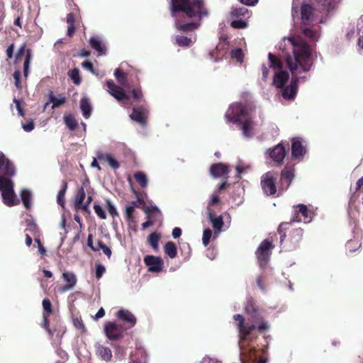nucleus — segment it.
<instances>
[{
  "instance_id": "1",
  "label": "nucleus",
  "mask_w": 363,
  "mask_h": 363,
  "mask_svg": "<svg viewBox=\"0 0 363 363\" xmlns=\"http://www.w3.org/2000/svg\"><path fill=\"white\" fill-rule=\"evenodd\" d=\"M245 312L253 319L252 323H245V319L240 314L233 315V320L238 322L237 329L240 333V341L252 342L254 340L253 331L257 330L259 333H263L268 330L269 325L263 320L260 308L252 298L248 299L246 303Z\"/></svg>"
},
{
  "instance_id": "2",
  "label": "nucleus",
  "mask_w": 363,
  "mask_h": 363,
  "mask_svg": "<svg viewBox=\"0 0 363 363\" xmlns=\"http://www.w3.org/2000/svg\"><path fill=\"white\" fill-rule=\"evenodd\" d=\"M171 11L177 28L182 30H194L199 26L196 23H182L179 18L182 16L201 18L207 15L201 0H171Z\"/></svg>"
},
{
  "instance_id": "3",
  "label": "nucleus",
  "mask_w": 363,
  "mask_h": 363,
  "mask_svg": "<svg viewBox=\"0 0 363 363\" xmlns=\"http://www.w3.org/2000/svg\"><path fill=\"white\" fill-rule=\"evenodd\" d=\"M293 55H287L286 62L288 68L291 70L292 74L296 73L298 67H301L303 72L311 70L313 65L311 47H300L298 49H294Z\"/></svg>"
},
{
  "instance_id": "4",
  "label": "nucleus",
  "mask_w": 363,
  "mask_h": 363,
  "mask_svg": "<svg viewBox=\"0 0 363 363\" xmlns=\"http://www.w3.org/2000/svg\"><path fill=\"white\" fill-rule=\"evenodd\" d=\"M291 223L282 222L278 226L277 232L280 235V245L281 247L287 251L296 250L302 240L303 230L300 228L290 230ZM290 230L289 235H286V231Z\"/></svg>"
},
{
  "instance_id": "5",
  "label": "nucleus",
  "mask_w": 363,
  "mask_h": 363,
  "mask_svg": "<svg viewBox=\"0 0 363 363\" xmlns=\"http://www.w3.org/2000/svg\"><path fill=\"white\" fill-rule=\"evenodd\" d=\"M0 191L3 203L9 207L14 206L20 203L18 199H16V194L13 190V182L11 177L0 176Z\"/></svg>"
},
{
  "instance_id": "6",
  "label": "nucleus",
  "mask_w": 363,
  "mask_h": 363,
  "mask_svg": "<svg viewBox=\"0 0 363 363\" xmlns=\"http://www.w3.org/2000/svg\"><path fill=\"white\" fill-rule=\"evenodd\" d=\"M320 37V34L317 30L308 28L304 29L302 35H296L291 33L289 36L283 38L282 40L285 45L291 44V45H307L309 42H315Z\"/></svg>"
},
{
  "instance_id": "7",
  "label": "nucleus",
  "mask_w": 363,
  "mask_h": 363,
  "mask_svg": "<svg viewBox=\"0 0 363 363\" xmlns=\"http://www.w3.org/2000/svg\"><path fill=\"white\" fill-rule=\"evenodd\" d=\"M248 114L247 109L242 104H231L227 110L225 117L227 123H241V118H245Z\"/></svg>"
},
{
  "instance_id": "8",
  "label": "nucleus",
  "mask_w": 363,
  "mask_h": 363,
  "mask_svg": "<svg viewBox=\"0 0 363 363\" xmlns=\"http://www.w3.org/2000/svg\"><path fill=\"white\" fill-rule=\"evenodd\" d=\"M128 329L125 326L116 323L115 321H108L104 325V333L111 341L120 340L125 335Z\"/></svg>"
},
{
  "instance_id": "9",
  "label": "nucleus",
  "mask_w": 363,
  "mask_h": 363,
  "mask_svg": "<svg viewBox=\"0 0 363 363\" xmlns=\"http://www.w3.org/2000/svg\"><path fill=\"white\" fill-rule=\"evenodd\" d=\"M274 245L272 240L267 238L260 243L259 247H257L256 255L258 264L262 268L264 267L270 258L271 250L273 249Z\"/></svg>"
},
{
  "instance_id": "10",
  "label": "nucleus",
  "mask_w": 363,
  "mask_h": 363,
  "mask_svg": "<svg viewBox=\"0 0 363 363\" xmlns=\"http://www.w3.org/2000/svg\"><path fill=\"white\" fill-rule=\"evenodd\" d=\"M261 186L264 194L274 196L277 191V176L273 172H267L261 177Z\"/></svg>"
},
{
  "instance_id": "11",
  "label": "nucleus",
  "mask_w": 363,
  "mask_h": 363,
  "mask_svg": "<svg viewBox=\"0 0 363 363\" xmlns=\"http://www.w3.org/2000/svg\"><path fill=\"white\" fill-rule=\"evenodd\" d=\"M286 148L282 143L272 148L268 149V155L275 162L277 167H280L283 164L284 159L286 157Z\"/></svg>"
},
{
  "instance_id": "12",
  "label": "nucleus",
  "mask_w": 363,
  "mask_h": 363,
  "mask_svg": "<svg viewBox=\"0 0 363 363\" xmlns=\"http://www.w3.org/2000/svg\"><path fill=\"white\" fill-rule=\"evenodd\" d=\"M311 221V216L308 215V210L306 205L301 203L296 206H294L293 216L291 222H304L308 223Z\"/></svg>"
},
{
  "instance_id": "13",
  "label": "nucleus",
  "mask_w": 363,
  "mask_h": 363,
  "mask_svg": "<svg viewBox=\"0 0 363 363\" xmlns=\"http://www.w3.org/2000/svg\"><path fill=\"white\" fill-rule=\"evenodd\" d=\"M1 170H2V174H0V176H5L6 178H11L16 174L15 166L2 152H0V171Z\"/></svg>"
},
{
  "instance_id": "14",
  "label": "nucleus",
  "mask_w": 363,
  "mask_h": 363,
  "mask_svg": "<svg viewBox=\"0 0 363 363\" xmlns=\"http://www.w3.org/2000/svg\"><path fill=\"white\" fill-rule=\"evenodd\" d=\"M143 262L147 265V270L153 273H160L162 270L163 260L160 257L155 255H146Z\"/></svg>"
},
{
  "instance_id": "15",
  "label": "nucleus",
  "mask_w": 363,
  "mask_h": 363,
  "mask_svg": "<svg viewBox=\"0 0 363 363\" xmlns=\"http://www.w3.org/2000/svg\"><path fill=\"white\" fill-rule=\"evenodd\" d=\"M294 178V164H287L281 172L280 181L281 185L285 186L286 189L290 186L293 179Z\"/></svg>"
},
{
  "instance_id": "16",
  "label": "nucleus",
  "mask_w": 363,
  "mask_h": 363,
  "mask_svg": "<svg viewBox=\"0 0 363 363\" xmlns=\"http://www.w3.org/2000/svg\"><path fill=\"white\" fill-rule=\"evenodd\" d=\"M118 320L124 323L125 327L129 330L136 324V318L129 311L121 309L116 313Z\"/></svg>"
},
{
  "instance_id": "17",
  "label": "nucleus",
  "mask_w": 363,
  "mask_h": 363,
  "mask_svg": "<svg viewBox=\"0 0 363 363\" xmlns=\"http://www.w3.org/2000/svg\"><path fill=\"white\" fill-rule=\"evenodd\" d=\"M91 190L90 182H89L88 179L83 181L81 187L78 188L75 196L76 208H78L79 206L82 205V202L84 201L86 192V194H88V191H90Z\"/></svg>"
},
{
  "instance_id": "18",
  "label": "nucleus",
  "mask_w": 363,
  "mask_h": 363,
  "mask_svg": "<svg viewBox=\"0 0 363 363\" xmlns=\"http://www.w3.org/2000/svg\"><path fill=\"white\" fill-rule=\"evenodd\" d=\"M147 109L145 106H141L140 107L133 108L130 118L140 125H145L147 117Z\"/></svg>"
},
{
  "instance_id": "19",
  "label": "nucleus",
  "mask_w": 363,
  "mask_h": 363,
  "mask_svg": "<svg viewBox=\"0 0 363 363\" xmlns=\"http://www.w3.org/2000/svg\"><path fill=\"white\" fill-rule=\"evenodd\" d=\"M24 55L26 56L24 61V75L26 77L28 74V70H29L31 52L29 49L26 50V47H21L18 52H17L16 55V62H21L22 57Z\"/></svg>"
},
{
  "instance_id": "20",
  "label": "nucleus",
  "mask_w": 363,
  "mask_h": 363,
  "mask_svg": "<svg viewBox=\"0 0 363 363\" xmlns=\"http://www.w3.org/2000/svg\"><path fill=\"white\" fill-rule=\"evenodd\" d=\"M297 83L298 79L293 78L290 85L287 86H283L282 88V96L284 99L291 100L294 98L297 92Z\"/></svg>"
},
{
  "instance_id": "21",
  "label": "nucleus",
  "mask_w": 363,
  "mask_h": 363,
  "mask_svg": "<svg viewBox=\"0 0 363 363\" xmlns=\"http://www.w3.org/2000/svg\"><path fill=\"white\" fill-rule=\"evenodd\" d=\"M147 352L143 347H137L130 356L129 363H147Z\"/></svg>"
},
{
  "instance_id": "22",
  "label": "nucleus",
  "mask_w": 363,
  "mask_h": 363,
  "mask_svg": "<svg viewBox=\"0 0 363 363\" xmlns=\"http://www.w3.org/2000/svg\"><path fill=\"white\" fill-rule=\"evenodd\" d=\"M306 153V148L303 145L301 140L292 139L291 156L294 159L303 157Z\"/></svg>"
},
{
  "instance_id": "23",
  "label": "nucleus",
  "mask_w": 363,
  "mask_h": 363,
  "mask_svg": "<svg viewBox=\"0 0 363 363\" xmlns=\"http://www.w3.org/2000/svg\"><path fill=\"white\" fill-rule=\"evenodd\" d=\"M210 172L213 177H221L228 174V166L223 163H216L214 164H211Z\"/></svg>"
},
{
  "instance_id": "24",
  "label": "nucleus",
  "mask_w": 363,
  "mask_h": 363,
  "mask_svg": "<svg viewBox=\"0 0 363 363\" xmlns=\"http://www.w3.org/2000/svg\"><path fill=\"white\" fill-rule=\"evenodd\" d=\"M290 75L286 71L281 70L274 75L273 84L277 88H281L286 83Z\"/></svg>"
},
{
  "instance_id": "25",
  "label": "nucleus",
  "mask_w": 363,
  "mask_h": 363,
  "mask_svg": "<svg viewBox=\"0 0 363 363\" xmlns=\"http://www.w3.org/2000/svg\"><path fill=\"white\" fill-rule=\"evenodd\" d=\"M96 353L100 356L101 359L110 362L112 358V352L109 347L98 345L96 347Z\"/></svg>"
},
{
  "instance_id": "26",
  "label": "nucleus",
  "mask_w": 363,
  "mask_h": 363,
  "mask_svg": "<svg viewBox=\"0 0 363 363\" xmlns=\"http://www.w3.org/2000/svg\"><path fill=\"white\" fill-rule=\"evenodd\" d=\"M237 124L241 125L240 129L244 136L251 137L252 135V131L254 127V122L250 118H247L245 121H241V123Z\"/></svg>"
},
{
  "instance_id": "27",
  "label": "nucleus",
  "mask_w": 363,
  "mask_h": 363,
  "mask_svg": "<svg viewBox=\"0 0 363 363\" xmlns=\"http://www.w3.org/2000/svg\"><path fill=\"white\" fill-rule=\"evenodd\" d=\"M227 53L226 48L225 47H215L212 50L208 52V55L212 60L218 62L222 60Z\"/></svg>"
},
{
  "instance_id": "28",
  "label": "nucleus",
  "mask_w": 363,
  "mask_h": 363,
  "mask_svg": "<svg viewBox=\"0 0 363 363\" xmlns=\"http://www.w3.org/2000/svg\"><path fill=\"white\" fill-rule=\"evenodd\" d=\"M97 159L100 161H106L113 169H118L120 167V163L110 154H97Z\"/></svg>"
},
{
  "instance_id": "29",
  "label": "nucleus",
  "mask_w": 363,
  "mask_h": 363,
  "mask_svg": "<svg viewBox=\"0 0 363 363\" xmlns=\"http://www.w3.org/2000/svg\"><path fill=\"white\" fill-rule=\"evenodd\" d=\"M208 218L210 219L212 226L215 230H221L223 221V217L222 216H215V215L213 213L212 211L209 208H208Z\"/></svg>"
},
{
  "instance_id": "30",
  "label": "nucleus",
  "mask_w": 363,
  "mask_h": 363,
  "mask_svg": "<svg viewBox=\"0 0 363 363\" xmlns=\"http://www.w3.org/2000/svg\"><path fill=\"white\" fill-rule=\"evenodd\" d=\"M80 108L82 111V116L84 118H90L91 113V106L90 104V101L86 98H82L80 101Z\"/></svg>"
},
{
  "instance_id": "31",
  "label": "nucleus",
  "mask_w": 363,
  "mask_h": 363,
  "mask_svg": "<svg viewBox=\"0 0 363 363\" xmlns=\"http://www.w3.org/2000/svg\"><path fill=\"white\" fill-rule=\"evenodd\" d=\"M26 234L30 233L33 237L40 238V230H38V225L33 220H27L26 221V228L25 230Z\"/></svg>"
},
{
  "instance_id": "32",
  "label": "nucleus",
  "mask_w": 363,
  "mask_h": 363,
  "mask_svg": "<svg viewBox=\"0 0 363 363\" xmlns=\"http://www.w3.org/2000/svg\"><path fill=\"white\" fill-rule=\"evenodd\" d=\"M108 91H109L111 95L114 96L116 101L121 103H123L124 101H128L130 99V96L126 94L125 91H124L122 87L118 88L116 90Z\"/></svg>"
},
{
  "instance_id": "33",
  "label": "nucleus",
  "mask_w": 363,
  "mask_h": 363,
  "mask_svg": "<svg viewBox=\"0 0 363 363\" xmlns=\"http://www.w3.org/2000/svg\"><path fill=\"white\" fill-rule=\"evenodd\" d=\"M231 16L233 18H247L250 17V13L247 8L241 6L233 9Z\"/></svg>"
},
{
  "instance_id": "34",
  "label": "nucleus",
  "mask_w": 363,
  "mask_h": 363,
  "mask_svg": "<svg viewBox=\"0 0 363 363\" xmlns=\"http://www.w3.org/2000/svg\"><path fill=\"white\" fill-rule=\"evenodd\" d=\"M163 248H164L166 255L169 258L174 259L177 256V250L175 243L171 241L167 242Z\"/></svg>"
},
{
  "instance_id": "35",
  "label": "nucleus",
  "mask_w": 363,
  "mask_h": 363,
  "mask_svg": "<svg viewBox=\"0 0 363 363\" xmlns=\"http://www.w3.org/2000/svg\"><path fill=\"white\" fill-rule=\"evenodd\" d=\"M257 350L252 347L248 350V361L257 363H267V359L264 357H261L257 359Z\"/></svg>"
},
{
  "instance_id": "36",
  "label": "nucleus",
  "mask_w": 363,
  "mask_h": 363,
  "mask_svg": "<svg viewBox=\"0 0 363 363\" xmlns=\"http://www.w3.org/2000/svg\"><path fill=\"white\" fill-rule=\"evenodd\" d=\"M67 189V182L64 180L62 182V186L59 193L57 195V204L63 206L65 203V193Z\"/></svg>"
},
{
  "instance_id": "37",
  "label": "nucleus",
  "mask_w": 363,
  "mask_h": 363,
  "mask_svg": "<svg viewBox=\"0 0 363 363\" xmlns=\"http://www.w3.org/2000/svg\"><path fill=\"white\" fill-rule=\"evenodd\" d=\"M313 11V9L310 5L305 4L301 6V19L303 23L311 19Z\"/></svg>"
},
{
  "instance_id": "38",
  "label": "nucleus",
  "mask_w": 363,
  "mask_h": 363,
  "mask_svg": "<svg viewBox=\"0 0 363 363\" xmlns=\"http://www.w3.org/2000/svg\"><path fill=\"white\" fill-rule=\"evenodd\" d=\"M64 121L66 126L71 131H74L76 130L77 127V122L74 118V116L72 114H65L64 116Z\"/></svg>"
},
{
  "instance_id": "39",
  "label": "nucleus",
  "mask_w": 363,
  "mask_h": 363,
  "mask_svg": "<svg viewBox=\"0 0 363 363\" xmlns=\"http://www.w3.org/2000/svg\"><path fill=\"white\" fill-rule=\"evenodd\" d=\"M21 198L23 204H24L26 209H30L31 207V193L30 190L23 189L21 192Z\"/></svg>"
},
{
  "instance_id": "40",
  "label": "nucleus",
  "mask_w": 363,
  "mask_h": 363,
  "mask_svg": "<svg viewBox=\"0 0 363 363\" xmlns=\"http://www.w3.org/2000/svg\"><path fill=\"white\" fill-rule=\"evenodd\" d=\"M67 23L68 24L67 35L70 38L75 31L74 21L75 18L74 14L69 13L67 16L66 18Z\"/></svg>"
},
{
  "instance_id": "41",
  "label": "nucleus",
  "mask_w": 363,
  "mask_h": 363,
  "mask_svg": "<svg viewBox=\"0 0 363 363\" xmlns=\"http://www.w3.org/2000/svg\"><path fill=\"white\" fill-rule=\"evenodd\" d=\"M133 178L135 179L136 182H138L142 188H146L147 186V178L145 173L138 172L133 174Z\"/></svg>"
},
{
  "instance_id": "42",
  "label": "nucleus",
  "mask_w": 363,
  "mask_h": 363,
  "mask_svg": "<svg viewBox=\"0 0 363 363\" xmlns=\"http://www.w3.org/2000/svg\"><path fill=\"white\" fill-rule=\"evenodd\" d=\"M268 59H269L271 67H272L274 69H277L279 70L282 69V67H283L282 61L281 60H279L278 57H277L276 55L269 52V54H268Z\"/></svg>"
},
{
  "instance_id": "43",
  "label": "nucleus",
  "mask_w": 363,
  "mask_h": 363,
  "mask_svg": "<svg viewBox=\"0 0 363 363\" xmlns=\"http://www.w3.org/2000/svg\"><path fill=\"white\" fill-rule=\"evenodd\" d=\"M135 208L136 207L133 206H126L125 208V216L127 222L129 223L130 225H131V224L135 225L136 223L135 216H133Z\"/></svg>"
},
{
  "instance_id": "44",
  "label": "nucleus",
  "mask_w": 363,
  "mask_h": 363,
  "mask_svg": "<svg viewBox=\"0 0 363 363\" xmlns=\"http://www.w3.org/2000/svg\"><path fill=\"white\" fill-rule=\"evenodd\" d=\"M160 235L157 234L156 233H152L150 234L149 237H147V241H149L151 247H152L155 251L158 250V242H160Z\"/></svg>"
},
{
  "instance_id": "45",
  "label": "nucleus",
  "mask_w": 363,
  "mask_h": 363,
  "mask_svg": "<svg viewBox=\"0 0 363 363\" xmlns=\"http://www.w3.org/2000/svg\"><path fill=\"white\" fill-rule=\"evenodd\" d=\"M50 101L52 104V108H55L65 104L66 102V98L65 96H61L60 98H57L55 96L53 93L50 91Z\"/></svg>"
},
{
  "instance_id": "46",
  "label": "nucleus",
  "mask_w": 363,
  "mask_h": 363,
  "mask_svg": "<svg viewBox=\"0 0 363 363\" xmlns=\"http://www.w3.org/2000/svg\"><path fill=\"white\" fill-rule=\"evenodd\" d=\"M133 191L135 193L137 198L136 201L132 202L133 206L138 208L143 207L145 205L143 196L145 194L136 190H133Z\"/></svg>"
},
{
  "instance_id": "47",
  "label": "nucleus",
  "mask_w": 363,
  "mask_h": 363,
  "mask_svg": "<svg viewBox=\"0 0 363 363\" xmlns=\"http://www.w3.org/2000/svg\"><path fill=\"white\" fill-rule=\"evenodd\" d=\"M176 42L179 45H189L195 43V38H187L186 36L184 35H177L176 37Z\"/></svg>"
},
{
  "instance_id": "48",
  "label": "nucleus",
  "mask_w": 363,
  "mask_h": 363,
  "mask_svg": "<svg viewBox=\"0 0 363 363\" xmlns=\"http://www.w3.org/2000/svg\"><path fill=\"white\" fill-rule=\"evenodd\" d=\"M143 211H145V213L147 214V219L149 220H152V218H154L157 214L160 213V209L156 206L152 207H146L145 209H143Z\"/></svg>"
},
{
  "instance_id": "49",
  "label": "nucleus",
  "mask_w": 363,
  "mask_h": 363,
  "mask_svg": "<svg viewBox=\"0 0 363 363\" xmlns=\"http://www.w3.org/2000/svg\"><path fill=\"white\" fill-rule=\"evenodd\" d=\"M62 278H64L65 281H66L67 284H69L72 286H75L77 283V278L74 273L72 272H64L62 273Z\"/></svg>"
},
{
  "instance_id": "50",
  "label": "nucleus",
  "mask_w": 363,
  "mask_h": 363,
  "mask_svg": "<svg viewBox=\"0 0 363 363\" xmlns=\"http://www.w3.org/2000/svg\"><path fill=\"white\" fill-rule=\"evenodd\" d=\"M68 76H69L70 79L72 80V82H74L76 85H78L81 83V78L78 69L75 68L74 69L69 70V72H68Z\"/></svg>"
},
{
  "instance_id": "51",
  "label": "nucleus",
  "mask_w": 363,
  "mask_h": 363,
  "mask_svg": "<svg viewBox=\"0 0 363 363\" xmlns=\"http://www.w3.org/2000/svg\"><path fill=\"white\" fill-rule=\"evenodd\" d=\"M231 57L235 59L238 62H243V52L241 48H238L235 50H232L231 51Z\"/></svg>"
},
{
  "instance_id": "52",
  "label": "nucleus",
  "mask_w": 363,
  "mask_h": 363,
  "mask_svg": "<svg viewBox=\"0 0 363 363\" xmlns=\"http://www.w3.org/2000/svg\"><path fill=\"white\" fill-rule=\"evenodd\" d=\"M115 77L117 82H120L122 85H125L126 82V74L123 73L121 69L117 68L115 70Z\"/></svg>"
},
{
  "instance_id": "53",
  "label": "nucleus",
  "mask_w": 363,
  "mask_h": 363,
  "mask_svg": "<svg viewBox=\"0 0 363 363\" xmlns=\"http://www.w3.org/2000/svg\"><path fill=\"white\" fill-rule=\"evenodd\" d=\"M42 306L43 308H44V313L43 314H46V315L48 316L52 313V304L49 298H45L43 300Z\"/></svg>"
},
{
  "instance_id": "54",
  "label": "nucleus",
  "mask_w": 363,
  "mask_h": 363,
  "mask_svg": "<svg viewBox=\"0 0 363 363\" xmlns=\"http://www.w3.org/2000/svg\"><path fill=\"white\" fill-rule=\"evenodd\" d=\"M131 96L135 101L138 102H142L143 100V96L141 91V87L133 89L131 91Z\"/></svg>"
},
{
  "instance_id": "55",
  "label": "nucleus",
  "mask_w": 363,
  "mask_h": 363,
  "mask_svg": "<svg viewBox=\"0 0 363 363\" xmlns=\"http://www.w3.org/2000/svg\"><path fill=\"white\" fill-rule=\"evenodd\" d=\"M231 26L235 28H245L247 26V23L245 18H240L238 20H233L231 22Z\"/></svg>"
},
{
  "instance_id": "56",
  "label": "nucleus",
  "mask_w": 363,
  "mask_h": 363,
  "mask_svg": "<svg viewBox=\"0 0 363 363\" xmlns=\"http://www.w3.org/2000/svg\"><path fill=\"white\" fill-rule=\"evenodd\" d=\"M97 248L101 249L103 252L107 256L108 258H110L111 256V250L109 247H108L105 243H104L101 240L97 242Z\"/></svg>"
},
{
  "instance_id": "57",
  "label": "nucleus",
  "mask_w": 363,
  "mask_h": 363,
  "mask_svg": "<svg viewBox=\"0 0 363 363\" xmlns=\"http://www.w3.org/2000/svg\"><path fill=\"white\" fill-rule=\"evenodd\" d=\"M92 196H93V190L91 189L90 191H88L86 203H84V201L82 202V205H80L79 207L77 208V209H82L86 212L88 211V206L91 203V202L92 201Z\"/></svg>"
},
{
  "instance_id": "58",
  "label": "nucleus",
  "mask_w": 363,
  "mask_h": 363,
  "mask_svg": "<svg viewBox=\"0 0 363 363\" xmlns=\"http://www.w3.org/2000/svg\"><path fill=\"white\" fill-rule=\"evenodd\" d=\"M212 235V231L210 229L204 230V232H203V236H202V242L203 245L206 247L208 245L209 240L211 238Z\"/></svg>"
},
{
  "instance_id": "59",
  "label": "nucleus",
  "mask_w": 363,
  "mask_h": 363,
  "mask_svg": "<svg viewBox=\"0 0 363 363\" xmlns=\"http://www.w3.org/2000/svg\"><path fill=\"white\" fill-rule=\"evenodd\" d=\"M106 272V267L101 263L96 264V278L100 279Z\"/></svg>"
},
{
  "instance_id": "60",
  "label": "nucleus",
  "mask_w": 363,
  "mask_h": 363,
  "mask_svg": "<svg viewBox=\"0 0 363 363\" xmlns=\"http://www.w3.org/2000/svg\"><path fill=\"white\" fill-rule=\"evenodd\" d=\"M21 72L19 70H16L14 72V74H13V78H14V81H15V86L16 87L17 89L18 90H21L22 89V85H21Z\"/></svg>"
},
{
  "instance_id": "61",
  "label": "nucleus",
  "mask_w": 363,
  "mask_h": 363,
  "mask_svg": "<svg viewBox=\"0 0 363 363\" xmlns=\"http://www.w3.org/2000/svg\"><path fill=\"white\" fill-rule=\"evenodd\" d=\"M360 247L361 244H359L357 242L354 240H349L346 245L347 250L350 252L356 251V247L359 248Z\"/></svg>"
},
{
  "instance_id": "62",
  "label": "nucleus",
  "mask_w": 363,
  "mask_h": 363,
  "mask_svg": "<svg viewBox=\"0 0 363 363\" xmlns=\"http://www.w3.org/2000/svg\"><path fill=\"white\" fill-rule=\"evenodd\" d=\"M94 211L97 216H99L101 219H106V212L103 210L101 206L99 204H95L94 206Z\"/></svg>"
},
{
  "instance_id": "63",
  "label": "nucleus",
  "mask_w": 363,
  "mask_h": 363,
  "mask_svg": "<svg viewBox=\"0 0 363 363\" xmlns=\"http://www.w3.org/2000/svg\"><path fill=\"white\" fill-rule=\"evenodd\" d=\"M90 45H101L104 43L103 38L101 36L95 35L92 36L89 39Z\"/></svg>"
},
{
  "instance_id": "64",
  "label": "nucleus",
  "mask_w": 363,
  "mask_h": 363,
  "mask_svg": "<svg viewBox=\"0 0 363 363\" xmlns=\"http://www.w3.org/2000/svg\"><path fill=\"white\" fill-rule=\"evenodd\" d=\"M74 325L76 329L81 330L82 333L85 332V326L81 318H76L74 319Z\"/></svg>"
}]
</instances>
